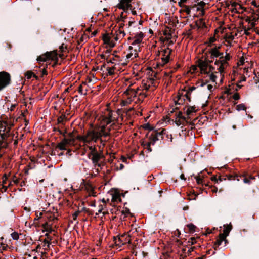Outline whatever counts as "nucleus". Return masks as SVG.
Instances as JSON below:
<instances>
[{
	"label": "nucleus",
	"instance_id": "nucleus-1",
	"mask_svg": "<svg viewBox=\"0 0 259 259\" xmlns=\"http://www.w3.org/2000/svg\"><path fill=\"white\" fill-rule=\"evenodd\" d=\"M123 119L120 111L106 109L99 117L97 125H92L83 135L77 137L78 141L85 149H89L90 146H95L93 144L98 141L104 147L106 140L103 138L109 135L111 127L115 130L119 128Z\"/></svg>",
	"mask_w": 259,
	"mask_h": 259
},
{
	"label": "nucleus",
	"instance_id": "nucleus-2",
	"mask_svg": "<svg viewBox=\"0 0 259 259\" xmlns=\"http://www.w3.org/2000/svg\"><path fill=\"white\" fill-rule=\"evenodd\" d=\"M220 49V47L215 46L209 50L208 53L210 55L211 60L208 59L207 53H205L196 61L201 74H209L214 69V67L210 64L214 61V65L218 67V72L221 75L224 76L225 70L229 66L228 61L231 59V56L229 53H226L224 56V53L221 52Z\"/></svg>",
	"mask_w": 259,
	"mask_h": 259
},
{
	"label": "nucleus",
	"instance_id": "nucleus-3",
	"mask_svg": "<svg viewBox=\"0 0 259 259\" xmlns=\"http://www.w3.org/2000/svg\"><path fill=\"white\" fill-rule=\"evenodd\" d=\"M156 84L155 80L150 78L143 79L140 85L135 88L129 87L123 93L122 105L125 106L132 103L138 104L142 102L147 96V92L154 90Z\"/></svg>",
	"mask_w": 259,
	"mask_h": 259
},
{
	"label": "nucleus",
	"instance_id": "nucleus-4",
	"mask_svg": "<svg viewBox=\"0 0 259 259\" xmlns=\"http://www.w3.org/2000/svg\"><path fill=\"white\" fill-rule=\"evenodd\" d=\"M13 126V121L11 119L0 121V149L7 147L10 142L8 138L12 135L10 130Z\"/></svg>",
	"mask_w": 259,
	"mask_h": 259
},
{
	"label": "nucleus",
	"instance_id": "nucleus-5",
	"mask_svg": "<svg viewBox=\"0 0 259 259\" xmlns=\"http://www.w3.org/2000/svg\"><path fill=\"white\" fill-rule=\"evenodd\" d=\"M196 89L194 86L188 87L186 89H182L179 91L176 98L174 99L176 105L188 104L191 101V94Z\"/></svg>",
	"mask_w": 259,
	"mask_h": 259
},
{
	"label": "nucleus",
	"instance_id": "nucleus-6",
	"mask_svg": "<svg viewBox=\"0 0 259 259\" xmlns=\"http://www.w3.org/2000/svg\"><path fill=\"white\" fill-rule=\"evenodd\" d=\"M171 52V49L164 46L156 52L157 57H158L157 62L158 67L164 66L169 62Z\"/></svg>",
	"mask_w": 259,
	"mask_h": 259
},
{
	"label": "nucleus",
	"instance_id": "nucleus-7",
	"mask_svg": "<svg viewBox=\"0 0 259 259\" xmlns=\"http://www.w3.org/2000/svg\"><path fill=\"white\" fill-rule=\"evenodd\" d=\"M88 149L90 152L88 154V157L92 160L94 167H98L102 169L104 165V163L101 161L103 157L102 151L99 152L96 146H90Z\"/></svg>",
	"mask_w": 259,
	"mask_h": 259
},
{
	"label": "nucleus",
	"instance_id": "nucleus-8",
	"mask_svg": "<svg viewBox=\"0 0 259 259\" xmlns=\"http://www.w3.org/2000/svg\"><path fill=\"white\" fill-rule=\"evenodd\" d=\"M126 18V16L124 15V13L122 12L120 14V18L119 20L120 21L122 22L120 24V26L119 28L116 30L114 33H112L114 41H115V44L117 41H120L125 35V33L123 29V26L124 25L123 23L125 22V20Z\"/></svg>",
	"mask_w": 259,
	"mask_h": 259
},
{
	"label": "nucleus",
	"instance_id": "nucleus-9",
	"mask_svg": "<svg viewBox=\"0 0 259 259\" xmlns=\"http://www.w3.org/2000/svg\"><path fill=\"white\" fill-rule=\"evenodd\" d=\"M104 68L106 69L105 74L107 76L118 74L120 70V68L118 66V64H112L111 63H104L101 66L100 70L104 72V70H103Z\"/></svg>",
	"mask_w": 259,
	"mask_h": 259
},
{
	"label": "nucleus",
	"instance_id": "nucleus-10",
	"mask_svg": "<svg viewBox=\"0 0 259 259\" xmlns=\"http://www.w3.org/2000/svg\"><path fill=\"white\" fill-rule=\"evenodd\" d=\"M230 180H236L239 181L240 180L243 181V182L247 184H250L252 181L255 180V177L253 176L247 172H244L243 174L240 175H236L234 176H230L229 178Z\"/></svg>",
	"mask_w": 259,
	"mask_h": 259
},
{
	"label": "nucleus",
	"instance_id": "nucleus-11",
	"mask_svg": "<svg viewBox=\"0 0 259 259\" xmlns=\"http://www.w3.org/2000/svg\"><path fill=\"white\" fill-rule=\"evenodd\" d=\"M139 52L140 47L132 46H129L128 49L124 52L126 60L128 61V62L134 60L138 56Z\"/></svg>",
	"mask_w": 259,
	"mask_h": 259
},
{
	"label": "nucleus",
	"instance_id": "nucleus-12",
	"mask_svg": "<svg viewBox=\"0 0 259 259\" xmlns=\"http://www.w3.org/2000/svg\"><path fill=\"white\" fill-rule=\"evenodd\" d=\"M58 55L56 51L47 52L46 53L38 56L37 60L39 63L49 60L57 61Z\"/></svg>",
	"mask_w": 259,
	"mask_h": 259
},
{
	"label": "nucleus",
	"instance_id": "nucleus-13",
	"mask_svg": "<svg viewBox=\"0 0 259 259\" xmlns=\"http://www.w3.org/2000/svg\"><path fill=\"white\" fill-rule=\"evenodd\" d=\"M108 64H118V66L120 65H126L128 63L125 59V56L123 53L122 56L118 55H113L112 57H110V59L107 61Z\"/></svg>",
	"mask_w": 259,
	"mask_h": 259
},
{
	"label": "nucleus",
	"instance_id": "nucleus-14",
	"mask_svg": "<svg viewBox=\"0 0 259 259\" xmlns=\"http://www.w3.org/2000/svg\"><path fill=\"white\" fill-rule=\"evenodd\" d=\"M11 82L10 74L5 71L0 72V91L8 86Z\"/></svg>",
	"mask_w": 259,
	"mask_h": 259
},
{
	"label": "nucleus",
	"instance_id": "nucleus-15",
	"mask_svg": "<svg viewBox=\"0 0 259 259\" xmlns=\"http://www.w3.org/2000/svg\"><path fill=\"white\" fill-rule=\"evenodd\" d=\"M114 243L116 246L119 247L123 245L130 243L131 239L130 236L127 234H124L114 238Z\"/></svg>",
	"mask_w": 259,
	"mask_h": 259
},
{
	"label": "nucleus",
	"instance_id": "nucleus-16",
	"mask_svg": "<svg viewBox=\"0 0 259 259\" xmlns=\"http://www.w3.org/2000/svg\"><path fill=\"white\" fill-rule=\"evenodd\" d=\"M165 129H162L159 131H154L148 137L152 141L153 143H155L156 141L160 140H163L164 138Z\"/></svg>",
	"mask_w": 259,
	"mask_h": 259
},
{
	"label": "nucleus",
	"instance_id": "nucleus-17",
	"mask_svg": "<svg viewBox=\"0 0 259 259\" xmlns=\"http://www.w3.org/2000/svg\"><path fill=\"white\" fill-rule=\"evenodd\" d=\"M50 243L47 239H45L40 245H37L35 248L32 249V251L40 252L41 254H46V250L50 248Z\"/></svg>",
	"mask_w": 259,
	"mask_h": 259
},
{
	"label": "nucleus",
	"instance_id": "nucleus-18",
	"mask_svg": "<svg viewBox=\"0 0 259 259\" xmlns=\"http://www.w3.org/2000/svg\"><path fill=\"white\" fill-rule=\"evenodd\" d=\"M175 122L177 125H184L187 122V118L183 115L182 112H178L175 114Z\"/></svg>",
	"mask_w": 259,
	"mask_h": 259
},
{
	"label": "nucleus",
	"instance_id": "nucleus-19",
	"mask_svg": "<svg viewBox=\"0 0 259 259\" xmlns=\"http://www.w3.org/2000/svg\"><path fill=\"white\" fill-rule=\"evenodd\" d=\"M100 213H102L103 215H105L108 213V209H107L106 201L104 198L101 200L98 205V212H96V215Z\"/></svg>",
	"mask_w": 259,
	"mask_h": 259
},
{
	"label": "nucleus",
	"instance_id": "nucleus-20",
	"mask_svg": "<svg viewBox=\"0 0 259 259\" xmlns=\"http://www.w3.org/2000/svg\"><path fill=\"white\" fill-rule=\"evenodd\" d=\"M144 34L142 32L138 33L133 38V41L131 44L132 46H137L140 48L141 44L143 39Z\"/></svg>",
	"mask_w": 259,
	"mask_h": 259
},
{
	"label": "nucleus",
	"instance_id": "nucleus-21",
	"mask_svg": "<svg viewBox=\"0 0 259 259\" xmlns=\"http://www.w3.org/2000/svg\"><path fill=\"white\" fill-rule=\"evenodd\" d=\"M131 7V0H121L117 5V8L123 10L125 12H126Z\"/></svg>",
	"mask_w": 259,
	"mask_h": 259
},
{
	"label": "nucleus",
	"instance_id": "nucleus-22",
	"mask_svg": "<svg viewBox=\"0 0 259 259\" xmlns=\"http://www.w3.org/2000/svg\"><path fill=\"white\" fill-rule=\"evenodd\" d=\"M103 40L104 44L108 45L110 47H113L115 45V41H114L112 34L111 35L109 34H104L103 36Z\"/></svg>",
	"mask_w": 259,
	"mask_h": 259
},
{
	"label": "nucleus",
	"instance_id": "nucleus-23",
	"mask_svg": "<svg viewBox=\"0 0 259 259\" xmlns=\"http://www.w3.org/2000/svg\"><path fill=\"white\" fill-rule=\"evenodd\" d=\"M155 143H153L151 139L148 137L147 140H144L141 142V145L143 147L145 150H146L148 152H151L152 149L151 147V145H154Z\"/></svg>",
	"mask_w": 259,
	"mask_h": 259
},
{
	"label": "nucleus",
	"instance_id": "nucleus-24",
	"mask_svg": "<svg viewBox=\"0 0 259 259\" xmlns=\"http://www.w3.org/2000/svg\"><path fill=\"white\" fill-rule=\"evenodd\" d=\"M224 241L225 244H226L227 240L226 239V237H225V235H222L221 234H219L214 244V248L215 249L219 246L222 244V243Z\"/></svg>",
	"mask_w": 259,
	"mask_h": 259
},
{
	"label": "nucleus",
	"instance_id": "nucleus-25",
	"mask_svg": "<svg viewBox=\"0 0 259 259\" xmlns=\"http://www.w3.org/2000/svg\"><path fill=\"white\" fill-rule=\"evenodd\" d=\"M184 110L188 116L192 115L194 113H195L198 110V108L195 106H188L185 107Z\"/></svg>",
	"mask_w": 259,
	"mask_h": 259
},
{
	"label": "nucleus",
	"instance_id": "nucleus-26",
	"mask_svg": "<svg viewBox=\"0 0 259 259\" xmlns=\"http://www.w3.org/2000/svg\"><path fill=\"white\" fill-rule=\"evenodd\" d=\"M205 5V3L203 1H201L200 2L198 3L196 5H195L194 6H192V8H196L197 11H200V14L203 15L204 14L203 8Z\"/></svg>",
	"mask_w": 259,
	"mask_h": 259
},
{
	"label": "nucleus",
	"instance_id": "nucleus-27",
	"mask_svg": "<svg viewBox=\"0 0 259 259\" xmlns=\"http://www.w3.org/2000/svg\"><path fill=\"white\" fill-rule=\"evenodd\" d=\"M8 180V178L6 174H5L3 177V181L2 183L0 184V190L1 191L6 192L7 190L8 186H6L7 184V181Z\"/></svg>",
	"mask_w": 259,
	"mask_h": 259
},
{
	"label": "nucleus",
	"instance_id": "nucleus-28",
	"mask_svg": "<svg viewBox=\"0 0 259 259\" xmlns=\"http://www.w3.org/2000/svg\"><path fill=\"white\" fill-rule=\"evenodd\" d=\"M237 34L236 33L234 34H233V33H226L225 36L226 41L227 42L229 45H231L232 40L234 39L235 36Z\"/></svg>",
	"mask_w": 259,
	"mask_h": 259
},
{
	"label": "nucleus",
	"instance_id": "nucleus-29",
	"mask_svg": "<svg viewBox=\"0 0 259 259\" xmlns=\"http://www.w3.org/2000/svg\"><path fill=\"white\" fill-rule=\"evenodd\" d=\"M78 92L81 95H85L87 93V84L83 82L78 87Z\"/></svg>",
	"mask_w": 259,
	"mask_h": 259
},
{
	"label": "nucleus",
	"instance_id": "nucleus-30",
	"mask_svg": "<svg viewBox=\"0 0 259 259\" xmlns=\"http://www.w3.org/2000/svg\"><path fill=\"white\" fill-rule=\"evenodd\" d=\"M56 147L61 150H66L68 148L64 139L57 144Z\"/></svg>",
	"mask_w": 259,
	"mask_h": 259
},
{
	"label": "nucleus",
	"instance_id": "nucleus-31",
	"mask_svg": "<svg viewBox=\"0 0 259 259\" xmlns=\"http://www.w3.org/2000/svg\"><path fill=\"white\" fill-rule=\"evenodd\" d=\"M181 9L180 10V12H185L187 15H190L191 13V9H193L192 6L190 7L187 5L182 6Z\"/></svg>",
	"mask_w": 259,
	"mask_h": 259
},
{
	"label": "nucleus",
	"instance_id": "nucleus-32",
	"mask_svg": "<svg viewBox=\"0 0 259 259\" xmlns=\"http://www.w3.org/2000/svg\"><path fill=\"white\" fill-rule=\"evenodd\" d=\"M196 25L199 28H204L206 27L205 21L203 19H200L196 22Z\"/></svg>",
	"mask_w": 259,
	"mask_h": 259
},
{
	"label": "nucleus",
	"instance_id": "nucleus-33",
	"mask_svg": "<svg viewBox=\"0 0 259 259\" xmlns=\"http://www.w3.org/2000/svg\"><path fill=\"white\" fill-rule=\"evenodd\" d=\"M224 230H223V233L221 234L222 235H225V237H227L231 230L232 229V225L231 224L230 225H224Z\"/></svg>",
	"mask_w": 259,
	"mask_h": 259
},
{
	"label": "nucleus",
	"instance_id": "nucleus-34",
	"mask_svg": "<svg viewBox=\"0 0 259 259\" xmlns=\"http://www.w3.org/2000/svg\"><path fill=\"white\" fill-rule=\"evenodd\" d=\"M76 131H73L72 132H70L68 134L67 138L71 139L74 140V141H76V140H78L77 137L79 136H81L80 135H77L76 134Z\"/></svg>",
	"mask_w": 259,
	"mask_h": 259
},
{
	"label": "nucleus",
	"instance_id": "nucleus-35",
	"mask_svg": "<svg viewBox=\"0 0 259 259\" xmlns=\"http://www.w3.org/2000/svg\"><path fill=\"white\" fill-rule=\"evenodd\" d=\"M165 134H164V138H163V140H164L167 142H172V136L171 134H169L166 130L165 129Z\"/></svg>",
	"mask_w": 259,
	"mask_h": 259
},
{
	"label": "nucleus",
	"instance_id": "nucleus-36",
	"mask_svg": "<svg viewBox=\"0 0 259 259\" xmlns=\"http://www.w3.org/2000/svg\"><path fill=\"white\" fill-rule=\"evenodd\" d=\"M86 189L88 192L89 196H95L96 192H95L94 188L91 185H87L86 186Z\"/></svg>",
	"mask_w": 259,
	"mask_h": 259
},
{
	"label": "nucleus",
	"instance_id": "nucleus-37",
	"mask_svg": "<svg viewBox=\"0 0 259 259\" xmlns=\"http://www.w3.org/2000/svg\"><path fill=\"white\" fill-rule=\"evenodd\" d=\"M63 139L64 141H65L68 147L69 146H74L76 144V141H74V140L69 139L65 137H64Z\"/></svg>",
	"mask_w": 259,
	"mask_h": 259
},
{
	"label": "nucleus",
	"instance_id": "nucleus-38",
	"mask_svg": "<svg viewBox=\"0 0 259 259\" xmlns=\"http://www.w3.org/2000/svg\"><path fill=\"white\" fill-rule=\"evenodd\" d=\"M121 214L124 215L123 218L126 217L127 215L130 213V210L127 208L123 209L121 211L118 210L115 214L117 215H119V214Z\"/></svg>",
	"mask_w": 259,
	"mask_h": 259
},
{
	"label": "nucleus",
	"instance_id": "nucleus-39",
	"mask_svg": "<svg viewBox=\"0 0 259 259\" xmlns=\"http://www.w3.org/2000/svg\"><path fill=\"white\" fill-rule=\"evenodd\" d=\"M215 73H217V72H212V71L211 72H210L208 75L209 76V79L213 83H215L216 82V79L217 78V75H215Z\"/></svg>",
	"mask_w": 259,
	"mask_h": 259
},
{
	"label": "nucleus",
	"instance_id": "nucleus-40",
	"mask_svg": "<svg viewBox=\"0 0 259 259\" xmlns=\"http://www.w3.org/2000/svg\"><path fill=\"white\" fill-rule=\"evenodd\" d=\"M112 201L113 202H120L121 201V199L120 197V195L118 193H115L112 195Z\"/></svg>",
	"mask_w": 259,
	"mask_h": 259
},
{
	"label": "nucleus",
	"instance_id": "nucleus-41",
	"mask_svg": "<svg viewBox=\"0 0 259 259\" xmlns=\"http://www.w3.org/2000/svg\"><path fill=\"white\" fill-rule=\"evenodd\" d=\"M170 30L168 28H167L165 29V30L164 31V35L165 36V39H166L167 40H169L171 39V35L170 32Z\"/></svg>",
	"mask_w": 259,
	"mask_h": 259
},
{
	"label": "nucleus",
	"instance_id": "nucleus-42",
	"mask_svg": "<svg viewBox=\"0 0 259 259\" xmlns=\"http://www.w3.org/2000/svg\"><path fill=\"white\" fill-rule=\"evenodd\" d=\"M100 169H101L100 167H97H97H94V168L93 169L92 172L91 173L92 177H95L97 176L99 174V173L100 171Z\"/></svg>",
	"mask_w": 259,
	"mask_h": 259
},
{
	"label": "nucleus",
	"instance_id": "nucleus-43",
	"mask_svg": "<svg viewBox=\"0 0 259 259\" xmlns=\"http://www.w3.org/2000/svg\"><path fill=\"white\" fill-rule=\"evenodd\" d=\"M199 238L191 237L189 239L188 243L191 245H194L197 244L199 241H200Z\"/></svg>",
	"mask_w": 259,
	"mask_h": 259
},
{
	"label": "nucleus",
	"instance_id": "nucleus-44",
	"mask_svg": "<svg viewBox=\"0 0 259 259\" xmlns=\"http://www.w3.org/2000/svg\"><path fill=\"white\" fill-rule=\"evenodd\" d=\"M66 118V117L65 115H62L58 117V119H57L58 124H61L62 125H64V121Z\"/></svg>",
	"mask_w": 259,
	"mask_h": 259
},
{
	"label": "nucleus",
	"instance_id": "nucleus-45",
	"mask_svg": "<svg viewBox=\"0 0 259 259\" xmlns=\"http://www.w3.org/2000/svg\"><path fill=\"white\" fill-rule=\"evenodd\" d=\"M32 76L37 78V76L32 71H28L25 73V77L27 79H30Z\"/></svg>",
	"mask_w": 259,
	"mask_h": 259
},
{
	"label": "nucleus",
	"instance_id": "nucleus-46",
	"mask_svg": "<svg viewBox=\"0 0 259 259\" xmlns=\"http://www.w3.org/2000/svg\"><path fill=\"white\" fill-rule=\"evenodd\" d=\"M190 233H193L195 231L196 226L192 223L189 224L187 225Z\"/></svg>",
	"mask_w": 259,
	"mask_h": 259
},
{
	"label": "nucleus",
	"instance_id": "nucleus-47",
	"mask_svg": "<svg viewBox=\"0 0 259 259\" xmlns=\"http://www.w3.org/2000/svg\"><path fill=\"white\" fill-rule=\"evenodd\" d=\"M42 227L44 229H45L47 231L51 232L52 229L50 226L48 224V223H45L42 225Z\"/></svg>",
	"mask_w": 259,
	"mask_h": 259
},
{
	"label": "nucleus",
	"instance_id": "nucleus-48",
	"mask_svg": "<svg viewBox=\"0 0 259 259\" xmlns=\"http://www.w3.org/2000/svg\"><path fill=\"white\" fill-rule=\"evenodd\" d=\"M8 248V246L7 244L1 243L0 245V251L2 252L6 250Z\"/></svg>",
	"mask_w": 259,
	"mask_h": 259
},
{
	"label": "nucleus",
	"instance_id": "nucleus-49",
	"mask_svg": "<svg viewBox=\"0 0 259 259\" xmlns=\"http://www.w3.org/2000/svg\"><path fill=\"white\" fill-rule=\"evenodd\" d=\"M206 85V87L208 90H209L210 92L212 90V89L213 88V85L207 84V82H204L203 81H202V83L201 84V86H204Z\"/></svg>",
	"mask_w": 259,
	"mask_h": 259
},
{
	"label": "nucleus",
	"instance_id": "nucleus-50",
	"mask_svg": "<svg viewBox=\"0 0 259 259\" xmlns=\"http://www.w3.org/2000/svg\"><path fill=\"white\" fill-rule=\"evenodd\" d=\"M236 108L238 111L245 110L246 109L245 106L243 104L237 105Z\"/></svg>",
	"mask_w": 259,
	"mask_h": 259
},
{
	"label": "nucleus",
	"instance_id": "nucleus-51",
	"mask_svg": "<svg viewBox=\"0 0 259 259\" xmlns=\"http://www.w3.org/2000/svg\"><path fill=\"white\" fill-rule=\"evenodd\" d=\"M43 215V213L42 212H35L36 217L34 219L35 220H38L40 219Z\"/></svg>",
	"mask_w": 259,
	"mask_h": 259
},
{
	"label": "nucleus",
	"instance_id": "nucleus-52",
	"mask_svg": "<svg viewBox=\"0 0 259 259\" xmlns=\"http://www.w3.org/2000/svg\"><path fill=\"white\" fill-rule=\"evenodd\" d=\"M11 236L14 240H18L19 239V236L18 233L14 232L11 234Z\"/></svg>",
	"mask_w": 259,
	"mask_h": 259
},
{
	"label": "nucleus",
	"instance_id": "nucleus-53",
	"mask_svg": "<svg viewBox=\"0 0 259 259\" xmlns=\"http://www.w3.org/2000/svg\"><path fill=\"white\" fill-rule=\"evenodd\" d=\"M100 57L101 58V59H103L104 60H106V64H107V61L109 60L110 59V58H108V56L106 54H101L100 55Z\"/></svg>",
	"mask_w": 259,
	"mask_h": 259
},
{
	"label": "nucleus",
	"instance_id": "nucleus-54",
	"mask_svg": "<svg viewBox=\"0 0 259 259\" xmlns=\"http://www.w3.org/2000/svg\"><path fill=\"white\" fill-rule=\"evenodd\" d=\"M54 131H58L60 134L62 135L64 137H65V134L66 133V131H65L64 132H63L59 128L55 129Z\"/></svg>",
	"mask_w": 259,
	"mask_h": 259
},
{
	"label": "nucleus",
	"instance_id": "nucleus-55",
	"mask_svg": "<svg viewBox=\"0 0 259 259\" xmlns=\"http://www.w3.org/2000/svg\"><path fill=\"white\" fill-rule=\"evenodd\" d=\"M48 74L47 71L45 68H44L41 70V76L47 75Z\"/></svg>",
	"mask_w": 259,
	"mask_h": 259
},
{
	"label": "nucleus",
	"instance_id": "nucleus-56",
	"mask_svg": "<svg viewBox=\"0 0 259 259\" xmlns=\"http://www.w3.org/2000/svg\"><path fill=\"white\" fill-rule=\"evenodd\" d=\"M174 234L176 236L179 237L181 235V232L178 229H177V230L174 232Z\"/></svg>",
	"mask_w": 259,
	"mask_h": 259
},
{
	"label": "nucleus",
	"instance_id": "nucleus-57",
	"mask_svg": "<svg viewBox=\"0 0 259 259\" xmlns=\"http://www.w3.org/2000/svg\"><path fill=\"white\" fill-rule=\"evenodd\" d=\"M233 98L235 100H238L239 99V94L238 93H235V94L233 95Z\"/></svg>",
	"mask_w": 259,
	"mask_h": 259
},
{
	"label": "nucleus",
	"instance_id": "nucleus-58",
	"mask_svg": "<svg viewBox=\"0 0 259 259\" xmlns=\"http://www.w3.org/2000/svg\"><path fill=\"white\" fill-rule=\"evenodd\" d=\"M11 181L12 182V183L16 184H17L19 183L18 179H16L15 176H14L13 177V180Z\"/></svg>",
	"mask_w": 259,
	"mask_h": 259
},
{
	"label": "nucleus",
	"instance_id": "nucleus-59",
	"mask_svg": "<svg viewBox=\"0 0 259 259\" xmlns=\"http://www.w3.org/2000/svg\"><path fill=\"white\" fill-rule=\"evenodd\" d=\"M16 104H12L11 105L10 108H8V109H9L10 111H13L15 110V108H16Z\"/></svg>",
	"mask_w": 259,
	"mask_h": 259
},
{
	"label": "nucleus",
	"instance_id": "nucleus-60",
	"mask_svg": "<svg viewBox=\"0 0 259 259\" xmlns=\"http://www.w3.org/2000/svg\"><path fill=\"white\" fill-rule=\"evenodd\" d=\"M187 2V0H180L179 2V5L180 7H182V6L184 5L183 3H186Z\"/></svg>",
	"mask_w": 259,
	"mask_h": 259
},
{
	"label": "nucleus",
	"instance_id": "nucleus-61",
	"mask_svg": "<svg viewBox=\"0 0 259 259\" xmlns=\"http://www.w3.org/2000/svg\"><path fill=\"white\" fill-rule=\"evenodd\" d=\"M196 181L198 184H201L202 182V179L200 177H197Z\"/></svg>",
	"mask_w": 259,
	"mask_h": 259
},
{
	"label": "nucleus",
	"instance_id": "nucleus-62",
	"mask_svg": "<svg viewBox=\"0 0 259 259\" xmlns=\"http://www.w3.org/2000/svg\"><path fill=\"white\" fill-rule=\"evenodd\" d=\"M251 3L252 5L256 7H259V4L257 3V2L254 1H252Z\"/></svg>",
	"mask_w": 259,
	"mask_h": 259
},
{
	"label": "nucleus",
	"instance_id": "nucleus-63",
	"mask_svg": "<svg viewBox=\"0 0 259 259\" xmlns=\"http://www.w3.org/2000/svg\"><path fill=\"white\" fill-rule=\"evenodd\" d=\"M64 44H62L61 46L59 47L60 51L63 52L64 51Z\"/></svg>",
	"mask_w": 259,
	"mask_h": 259
},
{
	"label": "nucleus",
	"instance_id": "nucleus-64",
	"mask_svg": "<svg viewBox=\"0 0 259 259\" xmlns=\"http://www.w3.org/2000/svg\"><path fill=\"white\" fill-rule=\"evenodd\" d=\"M90 206H92V207H95L96 206V203L95 201H92L91 202L90 204L89 205Z\"/></svg>",
	"mask_w": 259,
	"mask_h": 259
}]
</instances>
